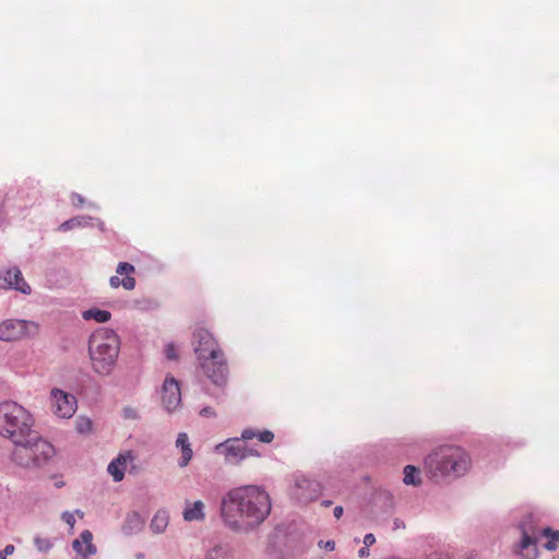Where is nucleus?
Wrapping results in <instances>:
<instances>
[{
  "mask_svg": "<svg viewBox=\"0 0 559 559\" xmlns=\"http://www.w3.org/2000/svg\"><path fill=\"white\" fill-rule=\"evenodd\" d=\"M32 415L15 402L0 404V435L13 443L22 442L34 430Z\"/></svg>",
  "mask_w": 559,
  "mask_h": 559,
  "instance_id": "obj_6",
  "label": "nucleus"
},
{
  "mask_svg": "<svg viewBox=\"0 0 559 559\" xmlns=\"http://www.w3.org/2000/svg\"><path fill=\"white\" fill-rule=\"evenodd\" d=\"M185 521H202L205 519L204 503L201 500L195 501L193 504H189L183 510Z\"/></svg>",
  "mask_w": 559,
  "mask_h": 559,
  "instance_id": "obj_19",
  "label": "nucleus"
},
{
  "mask_svg": "<svg viewBox=\"0 0 559 559\" xmlns=\"http://www.w3.org/2000/svg\"><path fill=\"white\" fill-rule=\"evenodd\" d=\"M135 267L133 264L129 262H120L117 265L116 273L109 278V285L111 288H118L122 286L127 290H132L135 287V278L130 276L131 273H134Z\"/></svg>",
  "mask_w": 559,
  "mask_h": 559,
  "instance_id": "obj_14",
  "label": "nucleus"
},
{
  "mask_svg": "<svg viewBox=\"0 0 559 559\" xmlns=\"http://www.w3.org/2000/svg\"><path fill=\"white\" fill-rule=\"evenodd\" d=\"M82 318L86 321L94 320L98 323H105L110 320L111 313L107 310L91 308L82 312Z\"/></svg>",
  "mask_w": 559,
  "mask_h": 559,
  "instance_id": "obj_20",
  "label": "nucleus"
},
{
  "mask_svg": "<svg viewBox=\"0 0 559 559\" xmlns=\"http://www.w3.org/2000/svg\"><path fill=\"white\" fill-rule=\"evenodd\" d=\"M394 526H395V528L400 527V523H399V521H397V520H395V522H394Z\"/></svg>",
  "mask_w": 559,
  "mask_h": 559,
  "instance_id": "obj_43",
  "label": "nucleus"
},
{
  "mask_svg": "<svg viewBox=\"0 0 559 559\" xmlns=\"http://www.w3.org/2000/svg\"><path fill=\"white\" fill-rule=\"evenodd\" d=\"M120 353V338L108 328L96 330L88 340V355L92 369L99 376H109Z\"/></svg>",
  "mask_w": 559,
  "mask_h": 559,
  "instance_id": "obj_3",
  "label": "nucleus"
},
{
  "mask_svg": "<svg viewBox=\"0 0 559 559\" xmlns=\"http://www.w3.org/2000/svg\"><path fill=\"white\" fill-rule=\"evenodd\" d=\"M324 548H325L326 550H330V551H331V550H334V548H335V543H334L333 540H328V542H325V543H324Z\"/></svg>",
  "mask_w": 559,
  "mask_h": 559,
  "instance_id": "obj_39",
  "label": "nucleus"
},
{
  "mask_svg": "<svg viewBox=\"0 0 559 559\" xmlns=\"http://www.w3.org/2000/svg\"><path fill=\"white\" fill-rule=\"evenodd\" d=\"M12 461L23 468H39L46 465L55 455L53 445L41 438L37 431L25 436L22 442H15Z\"/></svg>",
  "mask_w": 559,
  "mask_h": 559,
  "instance_id": "obj_5",
  "label": "nucleus"
},
{
  "mask_svg": "<svg viewBox=\"0 0 559 559\" xmlns=\"http://www.w3.org/2000/svg\"><path fill=\"white\" fill-rule=\"evenodd\" d=\"M52 412L60 418H70L76 411V399L60 389H53L50 393Z\"/></svg>",
  "mask_w": 559,
  "mask_h": 559,
  "instance_id": "obj_8",
  "label": "nucleus"
},
{
  "mask_svg": "<svg viewBox=\"0 0 559 559\" xmlns=\"http://www.w3.org/2000/svg\"><path fill=\"white\" fill-rule=\"evenodd\" d=\"M245 440L241 438H229L215 447V452L222 454L229 464H238L245 460Z\"/></svg>",
  "mask_w": 559,
  "mask_h": 559,
  "instance_id": "obj_9",
  "label": "nucleus"
},
{
  "mask_svg": "<svg viewBox=\"0 0 559 559\" xmlns=\"http://www.w3.org/2000/svg\"><path fill=\"white\" fill-rule=\"evenodd\" d=\"M403 481L406 485L418 486L421 484L420 471L414 465H406L403 471Z\"/></svg>",
  "mask_w": 559,
  "mask_h": 559,
  "instance_id": "obj_24",
  "label": "nucleus"
},
{
  "mask_svg": "<svg viewBox=\"0 0 559 559\" xmlns=\"http://www.w3.org/2000/svg\"><path fill=\"white\" fill-rule=\"evenodd\" d=\"M343 512H344V510H343V507H341V506L335 507L333 510V514L336 519H341V516L343 515Z\"/></svg>",
  "mask_w": 559,
  "mask_h": 559,
  "instance_id": "obj_37",
  "label": "nucleus"
},
{
  "mask_svg": "<svg viewBox=\"0 0 559 559\" xmlns=\"http://www.w3.org/2000/svg\"><path fill=\"white\" fill-rule=\"evenodd\" d=\"M122 416L128 420H136L139 418V413L131 406H124L122 409Z\"/></svg>",
  "mask_w": 559,
  "mask_h": 559,
  "instance_id": "obj_28",
  "label": "nucleus"
},
{
  "mask_svg": "<svg viewBox=\"0 0 559 559\" xmlns=\"http://www.w3.org/2000/svg\"><path fill=\"white\" fill-rule=\"evenodd\" d=\"M165 356L169 360H175L178 358V353L175 344L169 343L165 347Z\"/></svg>",
  "mask_w": 559,
  "mask_h": 559,
  "instance_id": "obj_29",
  "label": "nucleus"
},
{
  "mask_svg": "<svg viewBox=\"0 0 559 559\" xmlns=\"http://www.w3.org/2000/svg\"><path fill=\"white\" fill-rule=\"evenodd\" d=\"M33 325L25 320L9 319L0 323V340L12 342L28 334V328Z\"/></svg>",
  "mask_w": 559,
  "mask_h": 559,
  "instance_id": "obj_10",
  "label": "nucleus"
},
{
  "mask_svg": "<svg viewBox=\"0 0 559 559\" xmlns=\"http://www.w3.org/2000/svg\"><path fill=\"white\" fill-rule=\"evenodd\" d=\"M272 510L270 495L263 487L247 485L228 490L222 498L223 524L237 534H249L266 520Z\"/></svg>",
  "mask_w": 559,
  "mask_h": 559,
  "instance_id": "obj_1",
  "label": "nucleus"
},
{
  "mask_svg": "<svg viewBox=\"0 0 559 559\" xmlns=\"http://www.w3.org/2000/svg\"><path fill=\"white\" fill-rule=\"evenodd\" d=\"M376 543V537L373 534L369 533V534H366L365 537H364V544L366 547H370L372 546L373 544Z\"/></svg>",
  "mask_w": 559,
  "mask_h": 559,
  "instance_id": "obj_36",
  "label": "nucleus"
},
{
  "mask_svg": "<svg viewBox=\"0 0 559 559\" xmlns=\"http://www.w3.org/2000/svg\"><path fill=\"white\" fill-rule=\"evenodd\" d=\"M55 486H56L57 488H61V487H63V486H64V483H63L62 480H58V481H56V483H55Z\"/></svg>",
  "mask_w": 559,
  "mask_h": 559,
  "instance_id": "obj_41",
  "label": "nucleus"
},
{
  "mask_svg": "<svg viewBox=\"0 0 559 559\" xmlns=\"http://www.w3.org/2000/svg\"><path fill=\"white\" fill-rule=\"evenodd\" d=\"M176 447L181 451V457L178 461V465L180 467H186L193 456V451L191 449V444L189 442L188 435L186 432H180L176 440Z\"/></svg>",
  "mask_w": 559,
  "mask_h": 559,
  "instance_id": "obj_18",
  "label": "nucleus"
},
{
  "mask_svg": "<svg viewBox=\"0 0 559 559\" xmlns=\"http://www.w3.org/2000/svg\"><path fill=\"white\" fill-rule=\"evenodd\" d=\"M425 467L431 477H460L471 467V457L461 447L441 445L425 459Z\"/></svg>",
  "mask_w": 559,
  "mask_h": 559,
  "instance_id": "obj_4",
  "label": "nucleus"
},
{
  "mask_svg": "<svg viewBox=\"0 0 559 559\" xmlns=\"http://www.w3.org/2000/svg\"><path fill=\"white\" fill-rule=\"evenodd\" d=\"M321 504H322V506H324V507H330V506L332 504V501H330V500H323V501L321 502Z\"/></svg>",
  "mask_w": 559,
  "mask_h": 559,
  "instance_id": "obj_42",
  "label": "nucleus"
},
{
  "mask_svg": "<svg viewBox=\"0 0 559 559\" xmlns=\"http://www.w3.org/2000/svg\"><path fill=\"white\" fill-rule=\"evenodd\" d=\"M75 513L80 514L81 518L83 516V512H81L80 510H76Z\"/></svg>",
  "mask_w": 559,
  "mask_h": 559,
  "instance_id": "obj_44",
  "label": "nucleus"
},
{
  "mask_svg": "<svg viewBox=\"0 0 559 559\" xmlns=\"http://www.w3.org/2000/svg\"><path fill=\"white\" fill-rule=\"evenodd\" d=\"M249 456H260V453L254 448L245 444V459Z\"/></svg>",
  "mask_w": 559,
  "mask_h": 559,
  "instance_id": "obj_35",
  "label": "nucleus"
},
{
  "mask_svg": "<svg viewBox=\"0 0 559 559\" xmlns=\"http://www.w3.org/2000/svg\"><path fill=\"white\" fill-rule=\"evenodd\" d=\"M522 539L520 542V554L524 559H536L538 556L537 542L540 536L547 537L544 544L547 550H556L559 543V531H552L550 527L538 530L534 525V516L527 515L520 523Z\"/></svg>",
  "mask_w": 559,
  "mask_h": 559,
  "instance_id": "obj_7",
  "label": "nucleus"
},
{
  "mask_svg": "<svg viewBox=\"0 0 559 559\" xmlns=\"http://www.w3.org/2000/svg\"><path fill=\"white\" fill-rule=\"evenodd\" d=\"M92 420L85 416H79L75 420V429L79 433H88L92 430Z\"/></svg>",
  "mask_w": 559,
  "mask_h": 559,
  "instance_id": "obj_27",
  "label": "nucleus"
},
{
  "mask_svg": "<svg viewBox=\"0 0 559 559\" xmlns=\"http://www.w3.org/2000/svg\"><path fill=\"white\" fill-rule=\"evenodd\" d=\"M133 460L134 456L132 452H127L126 454H119L108 464L107 471L112 476L115 481H120L123 479L127 462H132Z\"/></svg>",
  "mask_w": 559,
  "mask_h": 559,
  "instance_id": "obj_15",
  "label": "nucleus"
},
{
  "mask_svg": "<svg viewBox=\"0 0 559 559\" xmlns=\"http://www.w3.org/2000/svg\"><path fill=\"white\" fill-rule=\"evenodd\" d=\"M0 288L14 289L25 295L32 292L31 286L25 282L19 267H11L0 273Z\"/></svg>",
  "mask_w": 559,
  "mask_h": 559,
  "instance_id": "obj_11",
  "label": "nucleus"
},
{
  "mask_svg": "<svg viewBox=\"0 0 559 559\" xmlns=\"http://www.w3.org/2000/svg\"><path fill=\"white\" fill-rule=\"evenodd\" d=\"M91 221H92L91 216H84V215L75 216V217H72V218L63 222L59 226V230L68 231V230H71V229L78 228V227H86L90 225Z\"/></svg>",
  "mask_w": 559,
  "mask_h": 559,
  "instance_id": "obj_22",
  "label": "nucleus"
},
{
  "mask_svg": "<svg viewBox=\"0 0 559 559\" xmlns=\"http://www.w3.org/2000/svg\"><path fill=\"white\" fill-rule=\"evenodd\" d=\"M34 545L38 551L47 552L52 548L53 543L48 537H43V536L36 535L34 537Z\"/></svg>",
  "mask_w": 559,
  "mask_h": 559,
  "instance_id": "obj_25",
  "label": "nucleus"
},
{
  "mask_svg": "<svg viewBox=\"0 0 559 559\" xmlns=\"http://www.w3.org/2000/svg\"><path fill=\"white\" fill-rule=\"evenodd\" d=\"M168 513L166 511H157L151 521V530L156 534L163 533L168 525Z\"/></svg>",
  "mask_w": 559,
  "mask_h": 559,
  "instance_id": "obj_21",
  "label": "nucleus"
},
{
  "mask_svg": "<svg viewBox=\"0 0 559 559\" xmlns=\"http://www.w3.org/2000/svg\"><path fill=\"white\" fill-rule=\"evenodd\" d=\"M228 550L226 547L217 545L207 551L206 559H228Z\"/></svg>",
  "mask_w": 559,
  "mask_h": 559,
  "instance_id": "obj_26",
  "label": "nucleus"
},
{
  "mask_svg": "<svg viewBox=\"0 0 559 559\" xmlns=\"http://www.w3.org/2000/svg\"><path fill=\"white\" fill-rule=\"evenodd\" d=\"M93 534L85 530L80 534V538L75 539L72 543L73 549L84 557V559L88 556L96 554V547L92 543Z\"/></svg>",
  "mask_w": 559,
  "mask_h": 559,
  "instance_id": "obj_16",
  "label": "nucleus"
},
{
  "mask_svg": "<svg viewBox=\"0 0 559 559\" xmlns=\"http://www.w3.org/2000/svg\"><path fill=\"white\" fill-rule=\"evenodd\" d=\"M358 555H359V557H361V558H362V557H367V556H369V547H366V546L361 547V548L359 549V551H358Z\"/></svg>",
  "mask_w": 559,
  "mask_h": 559,
  "instance_id": "obj_38",
  "label": "nucleus"
},
{
  "mask_svg": "<svg viewBox=\"0 0 559 559\" xmlns=\"http://www.w3.org/2000/svg\"><path fill=\"white\" fill-rule=\"evenodd\" d=\"M162 401L168 412L175 411L181 403L179 382L167 376L162 388Z\"/></svg>",
  "mask_w": 559,
  "mask_h": 559,
  "instance_id": "obj_12",
  "label": "nucleus"
},
{
  "mask_svg": "<svg viewBox=\"0 0 559 559\" xmlns=\"http://www.w3.org/2000/svg\"><path fill=\"white\" fill-rule=\"evenodd\" d=\"M134 557L135 559H144L145 555L143 552H136Z\"/></svg>",
  "mask_w": 559,
  "mask_h": 559,
  "instance_id": "obj_40",
  "label": "nucleus"
},
{
  "mask_svg": "<svg viewBox=\"0 0 559 559\" xmlns=\"http://www.w3.org/2000/svg\"><path fill=\"white\" fill-rule=\"evenodd\" d=\"M242 440H251L254 437H258V439L263 443H270L274 439V433L270 430H263L259 433H257L253 429L247 428L241 432Z\"/></svg>",
  "mask_w": 559,
  "mask_h": 559,
  "instance_id": "obj_23",
  "label": "nucleus"
},
{
  "mask_svg": "<svg viewBox=\"0 0 559 559\" xmlns=\"http://www.w3.org/2000/svg\"><path fill=\"white\" fill-rule=\"evenodd\" d=\"M321 485L306 476H298L295 480V497L301 502H309L318 498Z\"/></svg>",
  "mask_w": 559,
  "mask_h": 559,
  "instance_id": "obj_13",
  "label": "nucleus"
},
{
  "mask_svg": "<svg viewBox=\"0 0 559 559\" xmlns=\"http://www.w3.org/2000/svg\"><path fill=\"white\" fill-rule=\"evenodd\" d=\"M15 550V547L12 544L7 545L2 550H0V559H7L8 556H11Z\"/></svg>",
  "mask_w": 559,
  "mask_h": 559,
  "instance_id": "obj_32",
  "label": "nucleus"
},
{
  "mask_svg": "<svg viewBox=\"0 0 559 559\" xmlns=\"http://www.w3.org/2000/svg\"><path fill=\"white\" fill-rule=\"evenodd\" d=\"M200 415L203 417H215L216 414L214 409L210 406H205L200 411Z\"/></svg>",
  "mask_w": 559,
  "mask_h": 559,
  "instance_id": "obj_34",
  "label": "nucleus"
},
{
  "mask_svg": "<svg viewBox=\"0 0 559 559\" xmlns=\"http://www.w3.org/2000/svg\"><path fill=\"white\" fill-rule=\"evenodd\" d=\"M136 307L140 309H152L157 307V304L151 299H143L136 301Z\"/></svg>",
  "mask_w": 559,
  "mask_h": 559,
  "instance_id": "obj_30",
  "label": "nucleus"
},
{
  "mask_svg": "<svg viewBox=\"0 0 559 559\" xmlns=\"http://www.w3.org/2000/svg\"><path fill=\"white\" fill-rule=\"evenodd\" d=\"M192 346L204 374L216 386H224L228 380V365L214 336L199 328L193 332Z\"/></svg>",
  "mask_w": 559,
  "mask_h": 559,
  "instance_id": "obj_2",
  "label": "nucleus"
},
{
  "mask_svg": "<svg viewBox=\"0 0 559 559\" xmlns=\"http://www.w3.org/2000/svg\"><path fill=\"white\" fill-rule=\"evenodd\" d=\"M61 519L72 528L75 524V518H74V514L69 512V511H64L62 514H61Z\"/></svg>",
  "mask_w": 559,
  "mask_h": 559,
  "instance_id": "obj_31",
  "label": "nucleus"
},
{
  "mask_svg": "<svg viewBox=\"0 0 559 559\" xmlns=\"http://www.w3.org/2000/svg\"><path fill=\"white\" fill-rule=\"evenodd\" d=\"M71 201L74 206H82L85 203L84 198L79 193H72Z\"/></svg>",
  "mask_w": 559,
  "mask_h": 559,
  "instance_id": "obj_33",
  "label": "nucleus"
},
{
  "mask_svg": "<svg viewBox=\"0 0 559 559\" xmlns=\"http://www.w3.org/2000/svg\"><path fill=\"white\" fill-rule=\"evenodd\" d=\"M144 526V519L139 512L132 511L126 515L121 531L124 535L131 536L140 533Z\"/></svg>",
  "mask_w": 559,
  "mask_h": 559,
  "instance_id": "obj_17",
  "label": "nucleus"
}]
</instances>
